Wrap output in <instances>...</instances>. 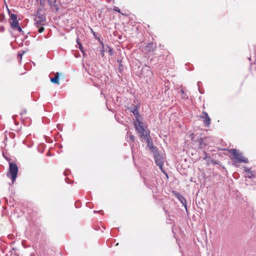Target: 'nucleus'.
I'll use <instances>...</instances> for the list:
<instances>
[{
	"label": "nucleus",
	"mask_w": 256,
	"mask_h": 256,
	"mask_svg": "<svg viewBox=\"0 0 256 256\" xmlns=\"http://www.w3.org/2000/svg\"><path fill=\"white\" fill-rule=\"evenodd\" d=\"M10 18L12 20H17V15L14 14H11L10 15Z\"/></svg>",
	"instance_id": "nucleus-19"
},
{
	"label": "nucleus",
	"mask_w": 256,
	"mask_h": 256,
	"mask_svg": "<svg viewBox=\"0 0 256 256\" xmlns=\"http://www.w3.org/2000/svg\"><path fill=\"white\" fill-rule=\"evenodd\" d=\"M114 10L116 12H117L118 13L121 12L120 10L118 7L114 6Z\"/></svg>",
	"instance_id": "nucleus-25"
},
{
	"label": "nucleus",
	"mask_w": 256,
	"mask_h": 256,
	"mask_svg": "<svg viewBox=\"0 0 256 256\" xmlns=\"http://www.w3.org/2000/svg\"><path fill=\"white\" fill-rule=\"evenodd\" d=\"M89 74L94 77L98 76L100 74V72L96 67L92 68L90 70H89Z\"/></svg>",
	"instance_id": "nucleus-10"
},
{
	"label": "nucleus",
	"mask_w": 256,
	"mask_h": 256,
	"mask_svg": "<svg viewBox=\"0 0 256 256\" xmlns=\"http://www.w3.org/2000/svg\"><path fill=\"white\" fill-rule=\"evenodd\" d=\"M208 116V114L206 112L203 111L202 112V114L200 116V118H206Z\"/></svg>",
	"instance_id": "nucleus-20"
},
{
	"label": "nucleus",
	"mask_w": 256,
	"mask_h": 256,
	"mask_svg": "<svg viewBox=\"0 0 256 256\" xmlns=\"http://www.w3.org/2000/svg\"><path fill=\"white\" fill-rule=\"evenodd\" d=\"M26 110H24V112H22L20 114H26Z\"/></svg>",
	"instance_id": "nucleus-32"
},
{
	"label": "nucleus",
	"mask_w": 256,
	"mask_h": 256,
	"mask_svg": "<svg viewBox=\"0 0 256 256\" xmlns=\"http://www.w3.org/2000/svg\"><path fill=\"white\" fill-rule=\"evenodd\" d=\"M50 82L55 84H59V73L56 72L55 76L50 78Z\"/></svg>",
	"instance_id": "nucleus-12"
},
{
	"label": "nucleus",
	"mask_w": 256,
	"mask_h": 256,
	"mask_svg": "<svg viewBox=\"0 0 256 256\" xmlns=\"http://www.w3.org/2000/svg\"><path fill=\"white\" fill-rule=\"evenodd\" d=\"M140 118H138V120H136L134 122L135 128L138 133L146 130L144 128V123L140 121Z\"/></svg>",
	"instance_id": "nucleus-5"
},
{
	"label": "nucleus",
	"mask_w": 256,
	"mask_h": 256,
	"mask_svg": "<svg viewBox=\"0 0 256 256\" xmlns=\"http://www.w3.org/2000/svg\"><path fill=\"white\" fill-rule=\"evenodd\" d=\"M124 69V66L122 64H120L118 65V72L122 73L123 72Z\"/></svg>",
	"instance_id": "nucleus-17"
},
{
	"label": "nucleus",
	"mask_w": 256,
	"mask_h": 256,
	"mask_svg": "<svg viewBox=\"0 0 256 256\" xmlns=\"http://www.w3.org/2000/svg\"><path fill=\"white\" fill-rule=\"evenodd\" d=\"M204 119V125L205 126L209 127L210 126V121H211L210 118L209 117V116H208L205 118Z\"/></svg>",
	"instance_id": "nucleus-14"
},
{
	"label": "nucleus",
	"mask_w": 256,
	"mask_h": 256,
	"mask_svg": "<svg viewBox=\"0 0 256 256\" xmlns=\"http://www.w3.org/2000/svg\"><path fill=\"white\" fill-rule=\"evenodd\" d=\"M130 112H132L136 117V120H138V118H141V116L138 110V106L134 105L133 106H131L129 108Z\"/></svg>",
	"instance_id": "nucleus-7"
},
{
	"label": "nucleus",
	"mask_w": 256,
	"mask_h": 256,
	"mask_svg": "<svg viewBox=\"0 0 256 256\" xmlns=\"http://www.w3.org/2000/svg\"><path fill=\"white\" fill-rule=\"evenodd\" d=\"M176 198L180 202L183 204L186 210L187 211V207H186V202L185 198L180 194H176Z\"/></svg>",
	"instance_id": "nucleus-9"
},
{
	"label": "nucleus",
	"mask_w": 256,
	"mask_h": 256,
	"mask_svg": "<svg viewBox=\"0 0 256 256\" xmlns=\"http://www.w3.org/2000/svg\"><path fill=\"white\" fill-rule=\"evenodd\" d=\"M19 25L18 22L17 20H12V22H10V26L12 28H14L15 27H16Z\"/></svg>",
	"instance_id": "nucleus-15"
},
{
	"label": "nucleus",
	"mask_w": 256,
	"mask_h": 256,
	"mask_svg": "<svg viewBox=\"0 0 256 256\" xmlns=\"http://www.w3.org/2000/svg\"><path fill=\"white\" fill-rule=\"evenodd\" d=\"M127 134H129V139L132 142H134V136L130 133V132H127Z\"/></svg>",
	"instance_id": "nucleus-18"
},
{
	"label": "nucleus",
	"mask_w": 256,
	"mask_h": 256,
	"mask_svg": "<svg viewBox=\"0 0 256 256\" xmlns=\"http://www.w3.org/2000/svg\"><path fill=\"white\" fill-rule=\"evenodd\" d=\"M244 170L246 172V177L250 178H252L256 177V175L254 174L253 172L252 171L250 168H245Z\"/></svg>",
	"instance_id": "nucleus-11"
},
{
	"label": "nucleus",
	"mask_w": 256,
	"mask_h": 256,
	"mask_svg": "<svg viewBox=\"0 0 256 256\" xmlns=\"http://www.w3.org/2000/svg\"><path fill=\"white\" fill-rule=\"evenodd\" d=\"M78 48L82 52H84V48H83V47H82V44L80 42H78Z\"/></svg>",
	"instance_id": "nucleus-23"
},
{
	"label": "nucleus",
	"mask_w": 256,
	"mask_h": 256,
	"mask_svg": "<svg viewBox=\"0 0 256 256\" xmlns=\"http://www.w3.org/2000/svg\"><path fill=\"white\" fill-rule=\"evenodd\" d=\"M118 61V64H122V60H120V59H118L117 60Z\"/></svg>",
	"instance_id": "nucleus-29"
},
{
	"label": "nucleus",
	"mask_w": 256,
	"mask_h": 256,
	"mask_svg": "<svg viewBox=\"0 0 256 256\" xmlns=\"http://www.w3.org/2000/svg\"><path fill=\"white\" fill-rule=\"evenodd\" d=\"M14 29L18 30L19 32L22 33H24V31L22 30V28L18 26L16 27H15Z\"/></svg>",
	"instance_id": "nucleus-21"
},
{
	"label": "nucleus",
	"mask_w": 256,
	"mask_h": 256,
	"mask_svg": "<svg viewBox=\"0 0 256 256\" xmlns=\"http://www.w3.org/2000/svg\"><path fill=\"white\" fill-rule=\"evenodd\" d=\"M38 28V32L40 33L42 32L44 30V28L43 26H42V25L39 26Z\"/></svg>",
	"instance_id": "nucleus-22"
},
{
	"label": "nucleus",
	"mask_w": 256,
	"mask_h": 256,
	"mask_svg": "<svg viewBox=\"0 0 256 256\" xmlns=\"http://www.w3.org/2000/svg\"><path fill=\"white\" fill-rule=\"evenodd\" d=\"M153 73L152 72L149 66L145 64L142 68V76L144 77H146L149 80L152 76Z\"/></svg>",
	"instance_id": "nucleus-4"
},
{
	"label": "nucleus",
	"mask_w": 256,
	"mask_h": 256,
	"mask_svg": "<svg viewBox=\"0 0 256 256\" xmlns=\"http://www.w3.org/2000/svg\"><path fill=\"white\" fill-rule=\"evenodd\" d=\"M154 160L156 164L162 169L164 163L162 156L158 154H154Z\"/></svg>",
	"instance_id": "nucleus-6"
},
{
	"label": "nucleus",
	"mask_w": 256,
	"mask_h": 256,
	"mask_svg": "<svg viewBox=\"0 0 256 256\" xmlns=\"http://www.w3.org/2000/svg\"><path fill=\"white\" fill-rule=\"evenodd\" d=\"M76 42H77V43H78V42H79V38H78L76 39Z\"/></svg>",
	"instance_id": "nucleus-34"
},
{
	"label": "nucleus",
	"mask_w": 256,
	"mask_h": 256,
	"mask_svg": "<svg viewBox=\"0 0 256 256\" xmlns=\"http://www.w3.org/2000/svg\"><path fill=\"white\" fill-rule=\"evenodd\" d=\"M200 82H198V86H199V84L200 83Z\"/></svg>",
	"instance_id": "nucleus-35"
},
{
	"label": "nucleus",
	"mask_w": 256,
	"mask_h": 256,
	"mask_svg": "<svg viewBox=\"0 0 256 256\" xmlns=\"http://www.w3.org/2000/svg\"><path fill=\"white\" fill-rule=\"evenodd\" d=\"M46 20V16L44 14L41 8H39L36 11V16L34 18L36 21L35 24L36 27L42 25V23L45 22Z\"/></svg>",
	"instance_id": "nucleus-3"
},
{
	"label": "nucleus",
	"mask_w": 256,
	"mask_h": 256,
	"mask_svg": "<svg viewBox=\"0 0 256 256\" xmlns=\"http://www.w3.org/2000/svg\"><path fill=\"white\" fill-rule=\"evenodd\" d=\"M4 30V28L3 26H0V32H3Z\"/></svg>",
	"instance_id": "nucleus-28"
},
{
	"label": "nucleus",
	"mask_w": 256,
	"mask_h": 256,
	"mask_svg": "<svg viewBox=\"0 0 256 256\" xmlns=\"http://www.w3.org/2000/svg\"><path fill=\"white\" fill-rule=\"evenodd\" d=\"M140 136L142 138H143L146 141L150 139V132L149 130H144V131L139 132Z\"/></svg>",
	"instance_id": "nucleus-8"
},
{
	"label": "nucleus",
	"mask_w": 256,
	"mask_h": 256,
	"mask_svg": "<svg viewBox=\"0 0 256 256\" xmlns=\"http://www.w3.org/2000/svg\"><path fill=\"white\" fill-rule=\"evenodd\" d=\"M33 256V254H30V256Z\"/></svg>",
	"instance_id": "nucleus-36"
},
{
	"label": "nucleus",
	"mask_w": 256,
	"mask_h": 256,
	"mask_svg": "<svg viewBox=\"0 0 256 256\" xmlns=\"http://www.w3.org/2000/svg\"><path fill=\"white\" fill-rule=\"evenodd\" d=\"M180 92L182 94H184V92L183 90H181Z\"/></svg>",
	"instance_id": "nucleus-31"
},
{
	"label": "nucleus",
	"mask_w": 256,
	"mask_h": 256,
	"mask_svg": "<svg viewBox=\"0 0 256 256\" xmlns=\"http://www.w3.org/2000/svg\"><path fill=\"white\" fill-rule=\"evenodd\" d=\"M203 140H204L203 138H200V139H199V140H198V143L200 144V146H202V143L203 142Z\"/></svg>",
	"instance_id": "nucleus-26"
},
{
	"label": "nucleus",
	"mask_w": 256,
	"mask_h": 256,
	"mask_svg": "<svg viewBox=\"0 0 256 256\" xmlns=\"http://www.w3.org/2000/svg\"><path fill=\"white\" fill-rule=\"evenodd\" d=\"M108 53L112 55L113 54V50L112 48H110L108 50Z\"/></svg>",
	"instance_id": "nucleus-27"
},
{
	"label": "nucleus",
	"mask_w": 256,
	"mask_h": 256,
	"mask_svg": "<svg viewBox=\"0 0 256 256\" xmlns=\"http://www.w3.org/2000/svg\"><path fill=\"white\" fill-rule=\"evenodd\" d=\"M230 152L233 156V162L235 163H248V159L244 156L242 153L240 152L236 149H230Z\"/></svg>",
	"instance_id": "nucleus-1"
},
{
	"label": "nucleus",
	"mask_w": 256,
	"mask_h": 256,
	"mask_svg": "<svg viewBox=\"0 0 256 256\" xmlns=\"http://www.w3.org/2000/svg\"><path fill=\"white\" fill-rule=\"evenodd\" d=\"M155 48L156 46H154L152 42H150L146 46V49L148 52L154 51Z\"/></svg>",
	"instance_id": "nucleus-13"
},
{
	"label": "nucleus",
	"mask_w": 256,
	"mask_h": 256,
	"mask_svg": "<svg viewBox=\"0 0 256 256\" xmlns=\"http://www.w3.org/2000/svg\"><path fill=\"white\" fill-rule=\"evenodd\" d=\"M4 16L3 14H0V22H4Z\"/></svg>",
	"instance_id": "nucleus-24"
},
{
	"label": "nucleus",
	"mask_w": 256,
	"mask_h": 256,
	"mask_svg": "<svg viewBox=\"0 0 256 256\" xmlns=\"http://www.w3.org/2000/svg\"><path fill=\"white\" fill-rule=\"evenodd\" d=\"M66 183H70V180H67L66 178Z\"/></svg>",
	"instance_id": "nucleus-33"
},
{
	"label": "nucleus",
	"mask_w": 256,
	"mask_h": 256,
	"mask_svg": "<svg viewBox=\"0 0 256 256\" xmlns=\"http://www.w3.org/2000/svg\"><path fill=\"white\" fill-rule=\"evenodd\" d=\"M22 54H18V58H22Z\"/></svg>",
	"instance_id": "nucleus-30"
},
{
	"label": "nucleus",
	"mask_w": 256,
	"mask_h": 256,
	"mask_svg": "<svg viewBox=\"0 0 256 256\" xmlns=\"http://www.w3.org/2000/svg\"><path fill=\"white\" fill-rule=\"evenodd\" d=\"M18 172V167L17 165L15 163L10 162L9 164V170L7 173V176L12 179L13 183L16 180Z\"/></svg>",
	"instance_id": "nucleus-2"
},
{
	"label": "nucleus",
	"mask_w": 256,
	"mask_h": 256,
	"mask_svg": "<svg viewBox=\"0 0 256 256\" xmlns=\"http://www.w3.org/2000/svg\"><path fill=\"white\" fill-rule=\"evenodd\" d=\"M148 144V146L150 148V149H154L155 148L153 145V144L151 140V138L149 139L148 140L146 141Z\"/></svg>",
	"instance_id": "nucleus-16"
}]
</instances>
